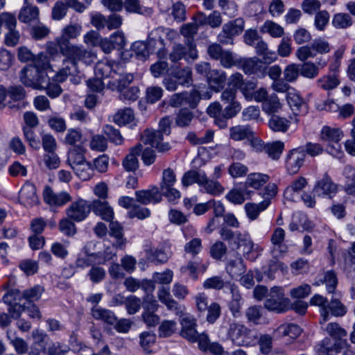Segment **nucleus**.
I'll list each match as a JSON object with an SVG mask.
<instances>
[{
  "label": "nucleus",
  "instance_id": "obj_1",
  "mask_svg": "<svg viewBox=\"0 0 355 355\" xmlns=\"http://www.w3.org/2000/svg\"><path fill=\"white\" fill-rule=\"evenodd\" d=\"M181 324V336L190 342H198V348L202 352L211 355H229L219 343L211 342L207 334L198 333L196 320L186 317L182 318Z\"/></svg>",
  "mask_w": 355,
  "mask_h": 355
},
{
  "label": "nucleus",
  "instance_id": "obj_2",
  "mask_svg": "<svg viewBox=\"0 0 355 355\" xmlns=\"http://www.w3.org/2000/svg\"><path fill=\"white\" fill-rule=\"evenodd\" d=\"M172 118L169 116L162 118L159 122L158 130L146 129L141 135V140L144 144L150 145L160 153H166L171 149L168 142H162L164 135H169L171 132Z\"/></svg>",
  "mask_w": 355,
  "mask_h": 355
},
{
  "label": "nucleus",
  "instance_id": "obj_3",
  "mask_svg": "<svg viewBox=\"0 0 355 355\" xmlns=\"http://www.w3.org/2000/svg\"><path fill=\"white\" fill-rule=\"evenodd\" d=\"M59 45L60 53L65 57L63 60L73 67L74 70L78 69L79 62L90 64L96 58L92 51L83 46L73 44L67 38L61 37Z\"/></svg>",
  "mask_w": 355,
  "mask_h": 355
},
{
  "label": "nucleus",
  "instance_id": "obj_4",
  "mask_svg": "<svg viewBox=\"0 0 355 355\" xmlns=\"http://www.w3.org/2000/svg\"><path fill=\"white\" fill-rule=\"evenodd\" d=\"M227 336L238 346H250L255 344L257 334L243 324L232 322L230 324Z\"/></svg>",
  "mask_w": 355,
  "mask_h": 355
},
{
  "label": "nucleus",
  "instance_id": "obj_5",
  "mask_svg": "<svg viewBox=\"0 0 355 355\" xmlns=\"http://www.w3.org/2000/svg\"><path fill=\"white\" fill-rule=\"evenodd\" d=\"M264 306L269 311L284 313L290 309V300L285 297L282 287L273 286L267 295Z\"/></svg>",
  "mask_w": 355,
  "mask_h": 355
},
{
  "label": "nucleus",
  "instance_id": "obj_6",
  "mask_svg": "<svg viewBox=\"0 0 355 355\" xmlns=\"http://www.w3.org/2000/svg\"><path fill=\"white\" fill-rule=\"evenodd\" d=\"M344 134L340 128L324 126L320 134L321 141L327 144L329 153L334 156L342 154L341 145L339 143Z\"/></svg>",
  "mask_w": 355,
  "mask_h": 355
},
{
  "label": "nucleus",
  "instance_id": "obj_7",
  "mask_svg": "<svg viewBox=\"0 0 355 355\" xmlns=\"http://www.w3.org/2000/svg\"><path fill=\"white\" fill-rule=\"evenodd\" d=\"M198 57L196 45L192 40H188L186 46L182 44H174L169 53V59L172 62H178L182 59L187 62L193 61Z\"/></svg>",
  "mask_w": 355,
  "mask_h": 355
},
{
  "label": "nucleus",
  "instance_id": "obj_8",
  "mask_svg": "<svg viewBox=\"0 0 355 355\" xmlns=\"http://www.w3.org/2000/svg\"><path fill=\"white\" fill-rule=\"evenodd\" d=\"M20 80L25 86L37 89H44L51 83L46 71L37 72L33 67L27 69L26 73H21Z\"/></svg>",
  "mask_w": 355,
  "mask_h": 355
},
{
  "label": "nucleus",
  "instance_id": "obj_9",
  "mask_svg": "<svg viewBox=\"0 0 355 355\" xmlns=\"http://www.w3.org/2000/svg\"><path fill=\"white\" fill-rule=\"evenodd\" d=\"M244 24V20L240 17L225 24L218 35V41L223 44H233L234 37L243 31Z\"/></svg>",
  "mask_w": 355,
  "mask_h": 355
},
{
  "label": "nucleus",
  "instance_id": "obj_10",
  "mask_svg": "<svg viewBox=\"0 0 355 355\" xmlns=\"http://www.w3.org/2000/svg\"><path fill=\"white\" fill-rule=\"evenodd\" d=\"M239 68L248 76L255 75L258 78H264L267 75V67L262 64L257 57H239Z\"/></svg>",
  "mask_w": 355,
  "mask_h": 355
},
{
  "label": "nucleus",
  "instance_id": "obj_11",
  "mask_svg": "<svg viewBox=\"0 0 355 355\" xmlns=\"http://www.w3.org/2000/svg\"><path fill=\"white\" fill-rule=\"evenodd\" d=\"M163 32L164 28L162 27L155 28L148 34L147 41L150 53H156L159 58H165L167 53L164 40L160 35Z\"/></svg>",
  "mask_w": 355,
  "mask_h": 355
},
{
  "label": "nucleus",
  "instance_id": "obj_12",
  "mask_svg": "<svg viewBox=\"0 0 355 355\" xmlns=\"http://www.w3.org/2000/svg\"><path fill=\"white\" fill-rule=\"evenodd\" d=\"M91 211L90 203L85 200L80 199L71 203L66 210L69 218L80 222L85 220Z\"/></svg>",
  "mask_w": 355,
  "mask_h": 355
},
{
  "label": "nucleus",
  "instance_id": "obj_13",
  "mask_svg": "<svg viewBox=\"0 0 355 355\" xmlns=\"http://www.w3.org/2000/svg\"><path fill=\"white\" fill-rule=\"evenodd\" d=\"M313 191L319 197H327L331 199L337 193L338 186L326 173L316 182Z\"/></svg>",
  "mask_w": 355,
  "mask_h": 355
},
{
  "label": "nucleus",
  "instance_id": "obj_14",
  "mask_svg": "<svg viewBox=\"0 0 355 355\" xmlns=\"http://www.w3.org/2000/svg\"><path fill=\"white\" fill-rule=\"evenodd\" d=\"M7 94L14 101H8L7 106L11 110H20L27 105L28 103L24 101L26 91L21 85L10 86L7 89Z\"/></svg>",
  "mask_w": 355,
  "mask_h": 355
},
{
  "label": "nucleus",
  "instance_id": "obj_15",
  "mask_svg": "<svg viewBox=\"0 0 355 355\" xmlns=\"http://www.w3.org/2000/svg\"><path fill=\"white\" fill-rule=\"evenodd\" d=\"M285 235V231L281 227H277L271 235V254L275 259L283 257L288 252V245L284 243Z\"/></svg>",
  "mask_w": 355,
  "mask_h": 355
},
{
  "label": "nucleus",
  "instance_id": "obj_16",
  "mask_svg": "<svg viewBox=\"0 0 355 355\" xmlns=\"http://www.w3.org/2000/svg\"><path fill=\"white\" fill-rule=\"evenodd\" d=\"M233 244L236 249H239L241 247L243 248V256L246 259L254 261L257 259V256L252 254V252L255 250V245L248 233H242L237 231L236 240L234 241Z\"/></svg>",
  "mask_w": 355,
  "mask_h": 355
},
{
  "label": "nucleus",
  "instance_id": "obj_17",
  "mask_svg": "<svg viewBox=\"0 0 355 355\" xmlns=\"http://www.w3.org/2000/svg\"><path fill=\"white\" fill-rule=\"evenodd\" d=\"M306 155L302 148L291 150L286 159V167L291 174L297 173L304 163Z\"/></svg>",
  "mask_w": 355,
  "mask_h": 355
},
{
  "label": "nucleus",
  "instance_id": "obj_18",
  "mask_svg": "<svg viewBox=\"0 0 355 355\" xmlns=\"http://www.w3.org/2000/svg\"><path fill=\"white\" fill-rule=\"evenodd\" d=\"M135 196L136 201L142 205L157 204L162 200V194L157 186H153L148 189L137 191Z\"/></svg>",
  "mask_w": 355,
  "mask_h": 355
},
{
  "label": "nucleus",
  "instance_id": "obj_19",
  "mask_svg": "<svg viewBox=\"0 0 355 355\" xmlns=\"http://www.w3.org/2000/svg\"><path fill=\"white\" fill-rule=\"evenodd\" d=\"M43 198L46 203L56 207L62 206L71 200V197L67 192L54 193L50 187L44 189Z\"/></svg>",
  "mask_w": 355,
  "mask_h": 355
},
{
  "label": "nucleus",
  "instance_id": "obj_20",
  "mask_svg": "<svg viewBox=\"0 0 355 355\" xmlns=\"http://www.w3.org/2000/svg\"><path fill=\"white\" fill-rule=\"evenodd\" d=\"M323 284H325L328 293H335L338 285V278L334 270L324 271L322 273L318 274L313 285L318 286Z\"/></svg>",
  "mask_w": 355,
  "mask_h": 355
},
{
  "label": "nucleus",
  "instance_id": "obj_21",
  "mask_svg": "<svg viewBox=\"0 0 355 355\" xmlns=\"http://www.w3.org/2000/svg\"><path fill=\"white\" fill-rule=\"evenodd\" d=\"M91 211L96 215L106 221H111L114 218L113 209L105 200H94L91 203Z\"/></svg>",
  "mask_w": 355,
  "mask_h": 355
},
{
  "label": "nucleus",
  "instance_id": "obj_22",
  "mask_svg": "<svg viewBox=\"0 0 355 355\" xmlns=\"http://www.w3.org/2000/svg\"><path fill=\"white\" fill-rule=\"evenodd\" d=\"M286 101L295 115L304 114L307 112L306 103L294 89L286 94Z\"/></svg>",
  "mask_w": 355,
  "mask_h": 355
},
{
  "label": "nucleus",
  "instance_id": "obj_23",
  "mask_svg": "<svg viewBox=\"0 0 355 355\" xmlns=\"http://www.w3.org/2000/svg\"><path fill=\"white\" fill-rule=\"evenodd\" d=\"M29 0H24V6L21 8L18 19L26 24L36 22L39 20L40 11L36 6L28 3Z\"/></svg>",
  "mask_w": 355,
  "mask_h": 355
},
{
  "label": "nucleus",
  "instance_id": "obj_24",
  "mask_svg": "<svg viewBox=\"0 0 355 355\" xmlns=\"http://www.w3.org/2000/svg\"><path fill=\"white\" fill-rule=\"evenodd\" d=\"M207 79L209 87L217 92L223 89L227 78L223 71L211 69L208 71Z\"/></svg>",
  "mask_w": 355,
  "mask_h": 355
},
{
  "label": "nucleus",
  "instance_id": "obj_25",
  "mask_svg": "<svg viewBox=\"0 0 355 355\" xmlns=\"http://www.w3.org/2000/svg\"><path fill=\"white\" fill-rule=\"evenodd\" d=\"M142 145L139 144L130 148L128 154L122 162L124 169L127 171L134 172L139 168L137 157L141 153Z\"/></svg>",
  "mask_w": 355,
  "mask_h": 355
},
{
  "label": "nucleus",
  "instance_id": "obj_26",
  "mask_svg": "<svg viewBox=\"0 0 355 355\" xmlns=\"http://www.w3.org/2000/svg\"><path fill=\"white\" fill-rule=\"evenodd\" d=\"M315 347L318 354L335 355L340 352L341 343L326 337L318 343Z\"/></svg>",
  "mask_w": 355,
  "mask_h": 355
},
{
  "label": "nucleus",
  "instance_id": "obj_27",
  "mask_svg": "<svg viewBox=\"0 0 355 355\" xmlns=\"http://www.w3.org/2000/svg\"><path fill=\"white\" fill-rule=\"evenodd\" d=\"M19 195L20 200L26 207H32L38 201L36 189L32 184H25L21 187Z\"/></svg>",
  "mask_w": 355,
  "mask_h": 355
},
{
  "label": "nucleus",
  "instance_id": "obj_28",
  "mask_svg": "<svg viewBox=\"0 0 355 355\" xmlns=\"http://www.w3.org/2000/svg\"><path fill=\"white\" fill-rule=\"evenodd\" d=\"M85 151V148L80 145L75 146L69 150L67 162L72 169L86 161Z\"/></svg>",
  "mask_w": 355,
  "mask_h": 355
},
{
  "label": "nucleus",
  "instance_id": "obj_29",
  "mask_svg": "<svg viewBox=\"0 0 355 355\" xmlns=\"http://www.w3.org/2000/svg\"><path fill=\"white\" fill-rule=\"evenodd\" d=\"M91 311L92 317L95 320H101L110 325H114L116 322L117 318L115 313L111 310L100 306H94Z\"/></svg>",
  "mask_w": 355,
  "mask_h": 355
},
{
  "label": "nucleus",
  "instance_id": "obj_30",
  "mask_svg": "<svg viewBox=\"0 0 355 355\" xmlns=\"http://www.w3.org/2000/svg\"><path fill=\"white\" fill-rule=\"evenodd\" d=\"M270 202V200L265 199L258 204L253 202L246 203L244 208L248 218L250 220H256L259 214L268 208Z\"/></svg>",
  "mask_w": 355,
  "mask_h": 355
},
{
  "label": "nucleus",
  "instance_id": "obj_31",
  "mask_svg": "<svg viewBox=\"0 0 355 355\" xmlns=\"http://www.w3.org/2000/svg\"><path fill=\"white\" fill-rule=\"evenodd\" d=\"M157 297L159 300L164 304L168 310L175 311L176 313L180 311L179 304L173 299L168 288L160 287L157 291Z\"/></svg>",
  "mask_w": 355,
  "mask_h": 355
},
{
  "label": "nucleus",
  "instance_id": "obj_32",
  "mask_svg": "<svg viewBox=\"0 0 355 355\" xmlns=\"http://www.w3.org/2000/svg\"><path fill=\"white\" fill-rule=\"evenodd\" d=\"M251 191L246 189L244 186L241 188H233L226 195L225 198L231 203L234 205H241L243 204L246 198L250 197Z\"/></svg>",
  "mask_w": 355,
  "mask_h": 355
},
{
  "label": "nucleus",
  "instance_id": "obj_33",
  "mask_svg": "<svg viewBox=\"0 0 355 355\" xmlns=\"http://www.w3.org/2000/svg\"><path fill=\"white\" fill-rule=\"evenodd\" d=\"M254 135V131L248 125H236L230 128V137L234 141L249 139Z\"/></svg>",
  "mask_w": 355,
  "mask_h": 355
},
{
  "label": "nucleus",
  "instance_id": "obj_34",
  "mask_svg": "<svg viewBox=\"0 0 355 355\" xmlns=\"http://www.w3.org/2000/svg\"><path fill=\"white\" fill-rule=\"evenodd\" d=\"M328 300L327 297L319 295H314L310 300V304L318 306L320 308V324L325 323L329 319V314L327 313Z\"/></svg>",
  "mask_w": 355,
  "mask_h": 355
},
{
  "label": "nucleus",
  "instance_id": "obj_35",
  "mask_svg": "<svg viewBox=\"0 0 355 355\" xmlns=\"http://www.w3.org/2000/svg\"><path fill=\"white\" fill-rule=\"evenodd\" d=\"M269 178V176L266 174L260 173H250L243 186L246 189H248V187L259 189L268 182Z\"/></svg>",
  "mask_w": 355,
  "mask_h": 355
},
{
  "label": "nucleus",
  "instance_id": "obj_36",
  "mask_svg": "<svg viewBox=\"0 0 355 355\" xmlns=\"http://www.w3.org/2000/svg\"><path fill=\"white\" fill-rule=\"evenodd\" d=\"M345 178L344 190L350 196H355V170L351 166L347 165L343 171Z\"/></svg>",
  "mask_w": 355,
  "mask_h": 355
},
{
  "label": "nucleus",
  "instance_id": "obj_37",
  "mask_svg": "<svg viewBox=\"0 0 355 355\" xmlns=\"http://www.w3.org/2000/svg\"><path fill=\"white\" fill-rule=\"evenodd\" d=\"M200 187L204 189L205 192L212 196H219L225 191L224 187L220 182L214 180H209L207 177L206 173Z\"/></svg>",
  "mask_w": 355,
  "mask_h": 355
},
{
  "label": "nucleus",
  "instance_id": "obj_38",
  "mask_svg": "<svg viewBox=\"0 0 355 355\" xmlns=\"http://www.w3.org/2000/svg\"><path fill=\"white\" fill-rule=\"evenodd\" d=\"M31 64L27 65L21 71V73H26V70L31 67L37 70V72L46 71L50 67L49 59L44 53H40L36 57L35 56Z\"/></svg>",
  "mask_w": 355,
  "mask_h": 355
},
{
  "label": "nucleus",
  "instance_id": "obj_39",
  "mask_svg": "<svg viewBox=\"0 0 355 355\" xmlns=\"http://www.w3.org/2000/svg\"><path fill=\"white\" fill-rule=\"evenodd\" d=\"M227 272L232 277L236 278L243 275L246 268L242 258L239 257L235 260H230L226 266Z\"/></svg>",
  "mask_w": 355,
  "mask_h": 355
},
{
  "label": "nucleus",
  "instance_id": "obj_40",
  "mask_svg": "<svg viewBox=\"0 0 355 355\" xmlns=\"http://www.w3.org/2000/svg\"><path fill=\"white\" fill-rule=\"evenodd\" d=\"M205 174V173L202 171H188L182 178V184L184 187H188L194 183H197L200 186L203 180Z\"/></svg>",
  "mask_w": 355,
  "mask_h": 355
},
{
  "label": "nucleus",
  "instance_id": "obj_41",
  "mask_svg": "<svg viewBox=\"0 0 355 355\" xmlns=\"http://www.w3.org/2000/svg\"><path fill=\"white\" fill-rule=\"evenodd\" d=\"M172 72L179 85L186 87H189L192 85V70L190 67H186L182 69H177Z\"/></svg>",
  "mask_w": 355,
  "mask_h": 355
},
{
  "label": "nucleus",
  "instance_id": "obj_42",
  "mask_svg": "<svg viewBox=\"0 0 355 355\" xmlns=\"http://www.w3.org/2000/svg\"><path fill=\"white\" fill-rule=\"evenodd\" d=\"M331 24L335 28L347 29L352 26L353 19L349 14L339 12L333 16Z\"/></svg>",
  "mask_w": 355,
  "mask_h": 355
},
{
  "label": "nucleus",
  "instance_id": "obj_43",
  "mask_svg": "<svg viewBox=\"0 0 355 355\" xmlns=\"http://www.w3.org/2000/svg\"><path fill=\"white\" fill-rule=\"evenodd\" d=\"M134 79L133 75L126 73L120 75L119 78H116L108 83V87L112 90L122 92L132 82Z\"/></svg>",
  "mask_w": 355,
  "mask_h": 355
},
{
  "label": "nucleus",
  "instance_id": "obj_44",
  "mask_svg": "<svg viewBox=\"0 0 355 355\" xmlns=\"http://www.w3.org/2000/svg\"><path fill=\"white\" fill-rule=\"evenodd\" d=\"M302 329L299 325L293 323L281 324L276 329V332L279 335L282 336H288L292 338L298 337L302 334Z\"/></svg>",
  "mask_w": 355,
  "mask_h": 355
},
{
  "label": "nucleus",
  "instance_id": "obj_45",
  "mask_svg": "<svg viewBox=\"0 0 355 355\" xmlns=\"http://www.w3.org/2000/svg\"><path fill=\"white\" fill-rule=\"evenodd\" d=\"M110 232L109 234L111 236L115 238L116 241L114 245L121 248L125 243V239L123 238V227L117 221H110L109 224Z\"/></svg>",
  "mask_w": 355,
  "mask_h": 355
},
{
  "label": "nucleus",
  "instance_id": "obj_46",
  "mask_svg": "<svg viewBox=\"0 0 355 355\" xmlns=\"http://www.w3.org/2000/svg\"><path fill=\"white\" fill-rule=\"evenodd\" d=\"M261 32L263 33H268L275 38L281 37L284 35V28L279 24L270 20H267L264 22L263 25L261 28Z\"/></svg>",
  "mask_w": 355,
  "mask_h": 355
},
{
  "label": "nucleus",
  "instance_id": "obj_47",
  "mask_svg": "<svg viewBox=\"0 0 355 355\" xmlns=\"http://www.w3.org/2000/svg\"><path fill=\"white\" fill-rule=\"evenodd\" d=\"M282 105L277 94H272L262 103V110L268 114H273L278 112L281 109Z\"/></svg>",
  "mask_w": 355,
  "mask_h": 355
},
{
  "label": "nucleus",
  "instance_id": "obj_48",
  "mask_svg": "<svg viewBox=\"0 0 355 355\" xmlns=\"http://www.w3.org/2000/svg\"><path fill=\"white\" fill-rule=\"evenodd\" d=\"M193 117V112L187 107L181 108L176 114L175 122L179 127H188L191 124Z\"/></svg>",
  "mask_w": 355,
  "mask_h": 355
},
{
  "label": "nucleus",
  "instance_id": "obj_49",
  "mask_svg": "<svg viewBox=\"0 0 355 355\" xmlns=\"http://www.w3.org/2000/svg\"><path fill=\"white\" fill-rule=\"evenodd\" d=\"M134 118L133 110L131 108L126 107L119 110L114 114L113 121L119 125H124L132 122Z\"/></svg>",
  "mask_w": 355,
  "mask_h": 355
},
{
  "label": "nucleus",
  "instance_id": "obj_50",
  "mask_svg": "<svg viewBox=\"0 0 355 355\" xmlns=\"http://www.w3.org/2000/svg\"><path fill=\"white\" fill-rule=\"evenodd\" d=\"M268 125L273 131L285 132L288 129L290 121L284 117L273 114L269 119Z\"/></svg>",
  "mask_w": 355,
  "mask_h": 355
},
{
  "label": "nucleus",
  "instance_id": "obj_51",
  "mask_svg": "<svg viewBox=\"0 0 355 355\" xmlns=\"http://www.w3.org/2000/svg\"><path fill=\"white\" fill-rule=\"evenodd\" d=\"M44 292V288L42 286L35 285L30 288L24 290L21 294V297L28 302H34L40 299Z\"/></svg>",
  "mask_w": 355,
  "mask_h": 355
},
{
  "label": "nucleus",
  "instance_id": "obj_52",
  "mask_svg": "<svg viewBox=\"0 0 355 355\" xmlns=\"http://www.w3.org/2000/svg\"><path fill=\"white\" fill-rule=\"evenodd\" d=\"M78 73V69H73L70 64L63 60V67L52 78L53 81L62 83L67 80L68 76Z\"/></svg>",
  "mask_w": 355,
  "mask_h": 355
},
{
  "label": "nucleus",
  "instance_id": "obj_53",
  "mask_svg": "<svg viewBox=\"0 0 355 355\" xmlns=\"http://www.w3.org/2000/svg\"><path fill=\"white\" fill-rule=\"evenodd\" d=\"M123 6L128 12L141 15H150L153 12L152 9L142 7L139 0H125Z\"/></svg>",
  "mask_w": 355,
  "mask_h": 355
},
{
  "label": "nucleus",
  "instance_id": "obj_54",
  "mask_svg": "<svg viewBox=\"0 0 355 355\" xmlns=\"http://www.w3.org/2000/svg\"><path fill=\"white\" fill-rule=\"evenodd\" d=\"M113 71V65L108 61H99L94 68L95 76L103 79L111 76L112 73H115Z\"/></svg>",
  "mask_w": 355,
  "mask_h": 355
},
{
  "label": "nucleus",
  "instance_id": "obj_55",
  "mask_svg": "<svg viewBox=\"0 0 355 355\" xmlns=\"http://www.w3.org/2000/svg\"><path fill=\"white\" fill-rule=\"evenodd\" d=\"M284 148V144L280 141H273L266 144L264 151L272 159H278Z\"/></svg>",
  "mask_w": 355,
  "mask_h": 355
},
{
  "label": "nucleus",
  "instance_id": "obj_56",
  "mask_svg": "<svg viewBox=\"0 0 355 355\" xmlns=\"http://www.w3.org/2000/svg\"><path fill=\"white\" fill-rule=\"evenodd\" d=\"M6 336L10 344H12L15 348L17 354L19 355L28 354L29 347L24 339L19 337H12L8 331H7Z\"/></svg>",
  "mask_w": 355,
  "mask_h": 355
},
{
  "label": "nucleus",
  "instance_id": "obj_57",
  "mask_svg": "<svg viewBox=\"0 0 355 355\" xmlns=\"http://www.w3.org/2000/svg\"><path fill=\"white\" fill-rule=\"evenodd\" d=\"M148 259L156 264L164 263L168 259L167 253L163 249L150 248L146 251Z\"/></svg>",
  "mask_w": 355,
  "mask_h": 355
},
{
  "label": "nucleus",
  "instance_id": "obj_58",
  "mask_svg": "<svg viewBox=\"0 0 355 355\" xmlns=\"http://www.w3.org/2000/svg\"><path fill=\"white\" fill-rule=\"evenodd\" d=\"M75 174L83 180H87L93 173V166L92 163L85 161L73 168Z\"/></svg>",
  "mask_w": 355,
  "mask_h": 355
},
{
  "label": "nucleus",
  "instance_id": "obj_59",
  "mask_svg": "<svg viewBox=\"0 0 355 355\" xmlns=\"http://www.w3.org/2000/svg\"><path fill=\"white\" fill-rule=\"evenodd\" d=\"M327 313L336 317H341L347 313V309L343 304L338 299L332 298L328 303Z\"/></svg>",
  "mask_w": 355,
  "mask_h": 355
},
{
  "label": "nucleus",
  "instance_id": "obj_60",
  "mask_svg": "<svg viewBox=\"0 0 355 355\" xmlns=\"http://www.w3.org/2000/svg\"><path fill=\"white\" fill-rule=\"evenodd\" d=\"M103 130L111 142L116 145H121L123 143V139L120 131L114 126L108 124L105 125Z\"/></svg>",
  "mask_w": 355,
  "mask_h": 355
},
{
  "label": "nucleus",
  "instance_id": "obj_61",
  "mask_svg": "<svg viewBox=\"0 0 355 355\" xmlns=\"http://www.w3.org/2000/svg\"><path fill=\"white\" fill-rule=\"evenodd\" d=\"M258 343L259 351L263 354H268L272 348V338L269 334H261L257 336V340L255 343Z\"/></svg>",
  "mask_w": 355,
  "mask_h": 355
},
{
  "label": "nucleus",
  "instance_id": "obj_62",
  "mask_svg": "<svg viewBox=\"0 0 355 355\" xmlns=\"http://www.w3.org/2000/svg\"><path fill=\"white\" fill-rule=\"evenodd\" d=\"M31 336L33 338L32 343L38 347L46 346V347H47L49 342L51 341V338L49 335L44 331L39 329H34L31 333Z\"/></svg>",
  "mask_w": 355,
  "mask_h": 355
},
{
  "label": "nucleus",
  "instance_id": "obj_63",
  "mask_svg": "<svg viewBox=\"0 0 355 355\" xmlns=\"http://www.w3.org/2000/svg\"><path fill=\"white\" fill-rule=\"evenodd\" d=\"M227 247L223 241H218L210 248V256L216 260H221L227 254Z\"/></svg>",
  "mask_w": 355,
  "mask_h": 355
},
{
  "label": "nucleus",
  "instance_id": "obj_64",
  "mask_svg": "<svg viewBox=\"0 0 355 355\" xmlns=\"http://www.w3.org/2000/svg\"><path fill=\"white\" fill-rule=\"evenodd\" d=\"M300 74L307 78L313 79L318 76V67L313 62H306L300 64Z\"/></svg>",
  "mask_w": 355,
  "mask_h": 355
}]
</instances>
